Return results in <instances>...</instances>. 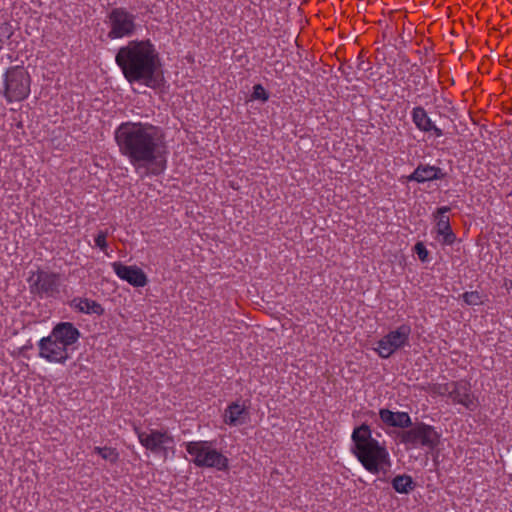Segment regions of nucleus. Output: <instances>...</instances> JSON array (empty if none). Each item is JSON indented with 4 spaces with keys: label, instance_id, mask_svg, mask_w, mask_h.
I'll use <instances>...</instances> for the list:
<instances>
[{
    "label": "nucleus",
    "instance_id": "27",
    "mask_svg": "<svg viewBox=\"0 0 512 512\" xmlns=\"http://www.w3.org/2000/svg\"><path fill=\"white\" fill-rule=\"evenodd\" d=\"M342 75L348 82H352L354 80H358V76L356 75V72L353 70V68L350 65L342 66L339 68Z\"/></svg>",
    "mask_w": 512,
    "mask_h": 512
},
{
    "label": "nucleus",
    "instance_id": "26",
    "mask_svg": "<svg viewBox=\"0 0 512 512\" xmlns=\"http://www.w3.org/2000/svg\"><path fill=\"white\" fill-rule=\"evenodd\" d=\"M414 251L422 262H427L429 260V252L422 242H417L415 244Z\"/></svg>",
    "mask_w": 512,
    "mask_h": 512
},
{
    "label": "nucleus",
    "instance_id": "22",
    "mask_svg": "<svg viewBox=\"0 0 512 512\" xmlns=\"http://www.w3.org/2000/svg\"><path fill=\"white\" fill-rule=\"evenodd\" d=\"M93 452L98 454L102 459L110 462L111 464H115L119 459V452L116 448L113 447H100L95 446Z\"/></svg>",
    "mask_w": 512,
    "mask_h": 512
},
{
    "label": "nucleus",
    "instance_id": "29",
    "mask_svg": "<svg viewBox=\"0 0 512 512\" xmlns=\"http://www.w3.org/2000/svg\"><path fill=\"white\" fill-rule=\"evenodd\" d=\"M357 61H358V65H357L358 70L367 71L369 69V63H366L361 57H358Z\"/></svg>",
    "mask_w": 512,
    "mask_h": 512
},
{
    "label": "nucleus",
    "instance_id": "24",
    "mask_svg": "<svg viewBox=\"0 0 512 512\" xmlns=\"http://www.w3.org/2000/svg\"><path fill=\"white\" fill-rule=\"evenodd\" d=\"M251 97L252 99L266 102L269 99V94L261 84H256L253 86Z\"/></svg>",
    "mask_w": 512,
    "mask_h": 512
},
{
    "label": "nucleus",
    "instance_id": "28",
    "mask_svg": "<svg viewBox=\"0 0 512 512\" xmlns=\"http://www.w3.org/2000/svg\"><path fill=\"white\" fill-rule=\"evenodd\" d=\"M464 299H465V302L470 304V305H475V304H478L479 300H480V296L477 292H466L464 294Z\"/></svg>",
    "mask_w": 512,
    "mask_h": 512
},
{
    "label": "nucleus",
    "instance_id": "11",
    "mask_svg": "<svg viewBox=\"0 0 512 512\" xmlns=\"http://www.w3.org/2000/svg\"><path fill=\"white\" fill-rule=\"evenodd\" d=\"M49 335L72 355L74 345L80 338V331L71 322H60L52 328Z\"/></svg>",
    "mask_w": 512,
    "mask_h": 512
},
{
    "label": "nucleus",
    "instance_id": "21",
    "mask_svg": "<svg viewBox=\"0 0 512 512\" xmlns=\"http://www.w3.org/2000/svg\"><path fill=\"white\" fill-rule=\"evenodd\" d=\"M392 487L397 493L408 494L415 488V483L409 475H397L392 480Z\"/></svg>",
    "mask_w": 512,
    "mask_h": 512
},
{
    "label": "nucleus",
    "instance_id": "8",
    "mask_svg": "<svg viewBox=\"0 0 512 512\" xmlns=\"http://www.w3.org/2000/svg\"><path fill=\"white\" fill-rule=\"evenodd\" d=\"M411 331L408 324L398 326L377 341L374 351L380 358L388 359L398 350L409 346Z\"/></svg>",
    "mask_w": 512,
    "mask_h": 512
},
{
    "label": "nucleus",
    "instance_id": "25",
    "mask_svg": "<svg viewBox=\"0 0 512 512\" xmlns=\"http://www.w3.org/2000/svg\"><path fill=\"white\" fill-rule=\"evenodd\" d=\"M107 236L108 234L106 231H99L94 238L95 245L104 252L108 248Z\"/></svg>",
    "mask_w": 512,
    "mask_h": 512
},
{
    "label": "nucleus",
    "instance_id": "1",
    "mask_svg": "<svg viewBox=\"0 0 512 512\" xmlns=\"http://www.w3.org/2000/svg\"><path fill=\"white\" fill-rule=\"evenodd\" d=\"M120 153L136 169L159 175L166 169L167 147L160 129L152 124L127 121L115 130Z\"/></svg>",
    "mask_w": 512,
    "mask_h": 512
},
{
    "label": "nucleus",
    "instance_id": "7",
    "mask_svg": "<svg viewBox=\"0 0 512 512\" xmlns=\"http://www.w3.org/2000/svg\"><path fill=\"white\" fill-rule=\"evenodd\" d=\"M31 294L44 298H57L61 293V275L56 272L38 268L30 272L27 279Z\"/></svg>",
    "mask_w": 512,
    "mask_h": 512
},
{
    "label": "nucleus",
    "instance_id": "16",
    "mask_svg": "<svg viewBox=\"0 0 512 512\" xmlns=\"http://www.w3.org/2000/svg\"><path fill=\"white\" fill-rule=\"evenodd\" d=\"M446 173L440 167L430 164H419L407 177L410 182L426 183L434 180H442Z\"/></svg>",
    "mask_w": 512,
    "mask_h": 512
},
{
    "label": "nucleus",
    "instance_id": "17",
    "mask_svg": "<svg viewBox=\"0 0 512 512\" xmlns=\"http://www.w3.org/2000/svg\"><path fill=\"white\" fill-rule=\"evenodd\" d=\"M412 122L421 132H433L435 137L443 136V131L437 127L422 106H416L411 111Z\"/></svg>",
    "mask_w": 512,
    "mask_h": 512
},
{
    "label": "nucleus",
    "instance_id": "10",
    "mask_svg": "<svg viewBox=\"0 0 512 512\" xmlns=\"http://www.w3.org/2000/svg\"><path fill=\"white\" fill-rule=\"evenodd\" d=\"M37 347L39 357L48 363L64 365L71 357V353L58 344L50 335L42 337Z\"/></svg>",
    "mask_w": 512,
    "mask_h": 512
},
{
    "label": "nucleus",
    "instance_id": "30",
    "mask_svg": "<svg viewBox=\"0 0 512 512\" xmlns=\"http://www.w3.org/2000/svg\"><path fill=\"white\" fill-rule=\"evenodd\" d=\"M485 57L486 56H483L482 55V62H481V65H482V74L484 73V70L485 71H488L487 67H486V60H485Z\"/></svg>",
    "mask_w": 512,
    "mask_h": 512
},
{
    "label": "nucleus",
    "instance_id": "13",
    "mask_svg": "<svg viewBox=\"0 0 512 512\" xmlns=\"http://www.w3.org/2000/svg\"><path fill=\"white\" fill-rule=\"evenodd\" d=\"M450 211L449 206H441L433 213L438 240L444 245H452L456 239L450 225Z\"/></svg>",
    "mask_w": 512,
    "mask_h": 512
},
{
    "label": "nucleus",
    "instance_id": "5",
    "mask_svg": "<svg viewBox=\"0 0 512 512\" xmlns=\"http://www.w3.org/2000/svg\"><path fill=\"white\" fill-rule=\"evenodd\" d=\"M31 93V76L22 65L8 67L2 74L0 96L7 104L26 100Z\"/></svg>",
    "mask_w": 512,
    "mask_h": 512
},
{
    "label": "nucleus",
    "instance_id": "14",
    "mask_svg": "<svg viewBox=\"0 0 512 512\" xmlns=\"http://www.w3.org/2000/svg\"><path fill=\"white\" fill-rule=\"evenodd\" d=\"M249 418V407L240 400L231 402L223 413V422L230 427L244 425Z\"/></svg>",
    "mask_w": 512,
    "mask_h": 512
},
{
    "label": "nucleus",
    "instance_id": "4",
    "mask_svg": "<svg viewBox=\"0 0 512 512\" xmlns=\"http://www.w3.org/2000/svg\"><path fill=\"white\" fill-rule=\"evenodd\" d=\"M186 452L191 457L190 461L198 468L213 469L226 472L230 468V460L218 449L216 442L212 440H194L184 442Z\"/></svg>",
    "mask_w": 512,
    "mask_h": 512
},
{
    "label": "nucleus",
    "instance_id": "12",
    "mask_svg": "<svg viewBox=\"0 0 512 512\" xmlns=\"http://www.w3.org/2000/svg\"><path fill=\"white\" fill-rule=\"evenodd\" d=\"M111 267L119 279L126 281L133 287H144L148 283L147 275L136 265L128 266L115 261L111 263Z\"/></svg>",
    "mask_w": 512,
    "mask_h": 512
},
{
    "label": "nucleus",
    "instance_id": "15",
    "mask_svg": "<svg viewBox=\"0 0 512 512\" xmlns=\"http://www.w3.org/2000/svg\"><path fill=\"white\" fill-rule=\"evenodd\" d=\"M138 440L146 449L157 452L167 444L173 443V438L165 431L152 430L150 433L137 431Z\"/></svg>",
    "mask_w": 512,
    "mask_h": 512
},
{
    "label": "nucleus",
    "instance_id": "20",
    "mask_svg": "<svg viewBox=\"0 0 512 512\" xmlns=\"http://www.w3.org/2000/svg\"><path fill=\"white\" fill-rule=\"evenodd\" d=\"M70 306L77 310L80 313L87 315H102L104 313V308L100 303L95 300L89 298L75 297Z\"/></svg>",
    "mask_w": 512,
    "mask_h": 512
},
{
    "label": "nucleus",
    "instance_id": "9",
    "mask_svg": "<svg viewBox=\"0 0 512 512\" xmlns=\"http://www.w3.org/2000/svg\"><path fill=\"white\" fill-rule=\"evenodd\" d=\"M439 440L440 433L435 427L422 422L404 431L401 435V441L412 447L434 449L439 444Z\"/></svg>",
    "mask_w": 512,
    "mask_h": 512
},
{
    "label": "nucleus",
    "instance_id": "19",
    "mask_svg": "<svg viewBox=\"0 0 512 512\" xmlns=\"http://www.w3.org/2000/svg\"><path fill=\"white\" fill-rule=\"evenodd\" d=\"M438 392L440 394H448V397L456 403L469 406L470 398L466 392V386L464 384L451 382L444 385H439Z\"/></svg>",
    "mask_w": 512,
    "mask_h": 512
},
{
    "label": "nucleus",
    "instance_id": "18",
    "mask_svg": "<svg viewBox=\"0 0 512 512\" xmlns=\"http://www.w3.org/2000/svg\"><path fill=\"white\" fill-rule=\"evenodd\" d=\"M379 416L381 421L391 427L409 428L412 426V420L407 412H393L389 409H380Z\"/></svg>",
    "mask_w": 512,
    "mask_h": 512
},
{
    "label": "nucleus",
    "instance_id": "6",
    "mask_svg": "<svg viewBox=\"0 0 512 512\" xmlns=\"http://www.w3.org/2000/svg\"><path fill=\"white\" fill-rule=\"evenodd\" d=\"M105 25L109 40L129 39L142 30L138 15L123 6L113 7L107 12Z\"/></svg>",
    "mask_w": 512,
    "mask_h": 512
},
{
    "label": "nucleus",
    "instance_id": "3",
    "mask_svg": "<svg viewBox=\"0 0 512 512\" xmlns=\"http://www.w3.org/2000/svg\"><path fill=\"white\" fill-rule=\"evenodd\" d=\"M354 444V455L361 465L369 473L387 474L392 461L386 447L372 437V432L367 424L356 427L351 435Z\"/></svg>",
    "mask_w": 512,
    "mask_h": 512
},
{
    "label": "nucleus",
    "instance_id": "2",
    "mask_svg": "<svg viewBox=\"0 0 512 512\" xmlns=\"http://www.w3.org/2000/svg\"><path fill=\"white\" fill-rule=\"evenodd\" d=\"M115 63L128 83H140L151 89L162 85V62L150 39H134L121 46Z\"/></svg>",
    "mask_w": 512,
    "mask_h": 512
},
{
    "label": "nucleus",
    "instance_id": "23",
    "mask_svg": "<svg viewBox=\"0 0 512 512\" xmlns=\"http://www.w3.org/2000/svg\"><path fill=\"white\" fill-rule=\"evenodd\" d=\"M13 33V28L10 23H0V50L3 48L4 44L12 37Z\"/></svg>",
    "mask_w": 512,
    "mask_h": 512
}]
</instances>
